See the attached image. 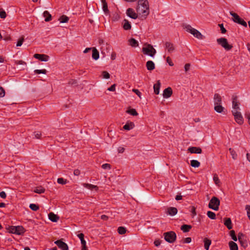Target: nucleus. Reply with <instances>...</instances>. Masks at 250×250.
Masks as SVG:
<instances>
[{
    "instance_id": "nucleus-39",
    "label": "nucleus",
    "mask_w": 250,
    "mask_h": 250,
    "mask_svg": "<svg viewBox=\"0 0 250 250\" xmlns=\"http://www.w3.org/2000/svg\"><path fill=\"white\" fill-rule=\"evenodd\" d=\"M207 215L211 219H215L216 218V215L215 213L211 211H208L207 212Z\"/></svg>"
},
{
    "instance_id": "nucleus-40",
    "label": "nucleus",
    "mask_w": 250,
    "mask_h": 250,
    "mask_svg": "<svg viewBox=\"0 0 250 250\" xmlns=\"http://www.w3.org/2000/svg\"><path fill=\"white\" fill-rule=\"evenodd\" d=\"M126 229L123 227H120L118 228V232L120 234H124L126 232Z\"/></svg>"
},
{
    "instance_id": "nucleus-44",
    "label": "nucleus",
    "mask_w": 250,
    "mask_h": 250,
    "mask_svg": "<svg viewBox=\"0 0 250 250\" xmlns=\"http://www.w3.org/2000/svg\"><path fill=\"white\" fill-rule=\"evenodd\" d=\"M230 235L232 238V239L234 241H237V238L235 235V231L234 230H232L230 231Z\"/></svg>"
},
{
    "instance_id": "nucleus-38",
    "label": "nucleus",
    "mask_w": 250,
    "mask_h": 250,
    "mask_svg": "<svg viewBox=\"0 0 250 250\" xmlns=\"http://www.w3.org/2000/svg\"><path fill=\"white\" fill-rule=\"evenodd\" d=\"M84 187L85 188H87L91 189H97L98 188L97 186H95V185H91V184H84Z\"/></svg>"
},
{
    "instance_id": "nucleus-16",
    "label": "nucleus",
    "mask_w": 250,
    "mask_h": 250,
    "mask_svg": "<svg viewBox=\"0 0 250 250\" xmlns=\"http://www.w3.org/2000/svg\"><path fill=\"white\" fill-rule=\"evenodd\" d=\"M165 46L166 49H167V52L169 53H171L174 51L175 49L173 44L171 42H166L165 43Z\"/></svg>"
},
{
    "instance_id": "nucleus-6",
    "label": "nucleus",
    "mask_w": 250,
    "mask_h": 250,
    "mask_svg": "<svg viewBox=\"0 0 250 250\" xmlns=\"http://www.w3.org/2000/svg\"><path fill=\"white\" fill-rule=\"evenodd\" d=\"M218 44L222 46L226 50H229L232 48V45L229 44L227 39L221 38L217 39Z\"/></svg>"
},
{
    "instance_id": "nucleus-36",
    "label": "nucleus",
    "mask_w": 250,
    "mask_h": 250,
    "mask_svg": "<svg viewBox=\"0 0 250 250\" xmlns=\"http://www.w3.org/2000/svg\"><path fill=\"white\" fill-rule=\"evenodd\" d=\"M69 20V18L65 15H62L60 17L59 19V21L61 23H66L68 22Z\"/></svg>"
},
{
    "instance_id": "nucleus-58",
    "label": "nucleus",
    "mask_w": 250,
    "mask_h": 250,
    "mask_svg": "<svg viewBox=\"0 0 250 250\" xmlns=\"http://www.w3.org/2000/svg\"><path fill=\"white\" fill-rule=\"evenodd\" d=\"M116 84H113L110 87L107 88V90L110 91H115Z\"/></svg>"
},
{
    "instance_id": "nucleus-19",
    "label": "nucleus",
    "mask_w": 250,
    "mask_h": 250,
    "mask_svg": "<svg viewBox=\"0 0 250 250\" xmlns=\"http://www.w3.org/2000/svg\"><path fill=\"white\" fill-rule=\"evenodd\" d=\"M25 231L24 228L21 226H16V234L23 235Z\"/></svg>"
},
{
    "instance_id": "nucleus-61",
    "label": "nucleus",
    "mask_w": 250,
    "mask_h": 250,
    "mask_svg": "<svg viewBox=\"0 0 250 250\" xmlns=\"http://www.w3.org/2000/svg\"><path fill=\"white\" fill-rule=\"evenodd\" d=\"M167 62L170 66H173L174 65L169 57L167 58Z\"/></svg>"
},
{
    "instance_id": "nucleus-43",
    "label": "nucleus",
    "mask_w": 250,
    "mask_h": 250,
    "mask_svg": "<svg viewBox=\"0 0 250 250\" xmlns=\"http://www.w3.org/2000/svg\"><path fill=\"white\" fill-rule=\"evenodd\" d=\"M236 23L241 24L245 27L247 26V22L241 18L239 19V20L236 22Z\"/></svg>"
},
{
    "instance_id": "nucleus-25",
    "label": "nucleus",
    "mask_w": 250,
    "mask_h": 250,
    "mask_svg": "<svg viewBox=\"0 0 250 250\" xmlns=\"http://www.w3.org/2000/svg\"><path fill=\"white\" fill-rule=\"evenodd\" d=\"M92 57L95 60H97L99 58V53L95 48H92Z\"/></svg>"
},
{
    "instance_id": "nucleus-7",
    "label": "nucleus",
    "mask_w": 250,
    "mask_h": 250,
    "mask_svg": "<svg viewBox=\"0 0 250 250\" xmlns=\"http://www.w3.org/2000/svg\"><path fill=\"white\" fill-rule=\"evenodd\" d=\"M232 113L237 123L242 125L243 123V119L241 113L237 110H232Z\"/></svg>"
},
{
    "instance_id": "nucleus-34",
    "label": "nucleus",
    "mask_w": 250,
    "mask_h": 250,
    "mask_svg": "<svg viewBox=\"0 0 250 250\" xmlns=\"http://www.w3.org/2000/svg\"><path fill=\"white\" fill-rule=\"evenodd\" d=\"M190 165L192 167H198L200 165V163L197 160H192L190 161Z\"/></svg>"
},
{
    "instance_id": "nucleus-32",
    "label": "nucleus",
    "mask_w": 250,
    "mask_h": 250,
    "mask_svg": "<svg viewBox=\"0 0 250 250\" xmlns=\"http://www.w3.org/2000/svg\"><path fill=\"white\" fill-rule=\"evenodd\" d=\"M239 241L240 243V244L242 247L245 248L248 246V242L245 238L243 239L239 238Z\"/></svg>"
},
{
    "instance_id": "nucleus-17",
    "label": "nucleus",
    "mask_w": 250,
    "mask_h": 250,
    "mask_svg": "<svg viewBox=\"0 0 250 250\" xmlns=\"http://www.w3.org/2000/svg\"><path fill=\"white\" fill-rule=\"evenodd\" d=\"M48 217L49 220L53 222H57L59 219V217L53 212H50L48 214Z\"/></svg>"
},
{
    "instance_id": "nucleus-21",
    "label": "nucleus",
    "mask_w": 250,
    "mask_h": 250,
    "mask_svg": "<svg viewBox=\"0 0 250 250\" xmlns=\"http://www.w3.org/2000/svg\"><path fill=\"white\" fill-rule=\"evenodd\" d=\"M224 225L227 227L229 229H232V223L230 218H224Z\"/></svg>"
},
{
    "instance_id": "nucleus-35",
    "label": "nucleus",
    "mask_w": 250,
    "mask_h": 250,
    "mask_svg": "<svg viewBox=\"0 0 250 250\" xmlns=\"http://www.w3.org/2000/svg\"><path fill=\"white\" fill-rule=\"evenodd\" d=\"M44 191L45 189L41 186L37 187L34 190L35 192L39 194L42 193Z\"/></svg>"
},
{
    "instance_id": "nucleus-47",
    "label": "nucleus",
    "mask_w": 250,
    "mask_h": 250,
    "mask_svg": "<svg viewBox=\"0 0 250 250\" xmlns=\"http://www.w3.org/2000/svg\"><path fill=\"white\" fill-rule=\"evenodd\" d=\"M213 179L215 184L217 185H219V183H220V181L216 174H215L214 175Z\"/></svg>"
},
{
    "instance_id": "nucleus-46",
    "label": "nucleus",
    "mask_w": 250,
    "mask_h": 250,
    "mask_svg": "<svg viewBox=\"0 0 250 250\" xmlns=\"http://www.w3.org/2000/svg\"><path fill=\"white\" fill-rule=\"evenodd\" d=\"M16 226H11L8 228L9 232L11 233L16 234Z\"/></svg>"
},
{
    "instance_id": "nucleus-53",
    "label": "nucleus",
    "mask_w": 250,
    "mask_h": 250,
    "mask_svg": "<svg viewBox=\"0 0 250 250\" xmlns=\"http://www.w3.org/2000/svg\"><path fill=\"white\" fill-rule=\"evenodd\" d=\"M6 17V12L4 10H2L0 11V17L1 19H4Z\"/></svg>"
},
{
    "instance_id": "nucleus-5",
    "label": "nucleus",
    "mask_w": 250,
    "mask_h": 250,
    "mask_svg": "<svg viewBox=\"0 0 250 250\" xmlns=\"http://www.w3.org/2000/svg\"><path fill=\"white\" fill-rule=\"evenodd\" d=\"M220 203V202L219 199L218 198L213 196L209 201L208 207L214 210H218Z\"/></svg>"
},
{
    "instance_id": "nucleus-52",
    "label": "nucleus",
    "mask_w": 250,
    "mask_h": 250,
    "mask_svg": "<svg viewBox=\"0 0 250 250\" xmlns=\"http://www.w3.org/2000/svg\"><path fill=\"white\" fill-rule=\"evenodd\" d=\"M24 41V39L23 37H22L17 42V46H21Z\"/></svg>"
},
{
    "instance_id": "nucleus-22",
    "label": "nucleus",
    "mask_w": 250,
    "mask_h": 250,
    "mask_svg": "<svg viewBox=\"0 0 250 250\" xmlns=\"http://www.w3.org/2000/svg\"><path fill=\"white\" fill-rule=\"evenodd\" d=\"M146 67L148 70L151 71L155 69V64L152 61H148L146 63Z\"/></svg>"
},
{
    "instance_id": "nucleus-48",
    "label": "nucleus",
    "mask_w": 250,
    "mask_h": 250,
    "mask_svg": "<svg viewBox=\"0 0 250 250\" xmlns=\"http://www.w3.org/2000/svg\"><path fill=\"white\" fill-rule=\"evenodd\" d=\"M102 76L103 78L104 79H109L110 78V74L105 71H104L102 72Z\"/></svg>"
},
{
    "instance_id": "nucleus-56",
    "label": "nucleus",
    "mask_w": 250,
    "mask_h": 250,
    "mask_svg": "<svg viewBox=\"0 0 250 250\" xmlns=\"http://www.w3.org/2000/svg\"><path fill=\"white\" fill-rule=\"evenodd\" d=\"M184 243H189L191 241V238L190 237H187L183 240Z\"/></svg>"
},
{
    "instance_id": "nucleus-4",
    "label": "nucleus",
    "mask_w": 250,
    "mask_h": 250,
    "mask_svg": "<svg viewBox=\"0 0 250 250\" xmlns=\"http://www.w3.org/2000/svg\"><path fill=\"white\" fill-rule=\"evenodd\" d=\"M165 240L169 243H174L176 239V234L173 231L165 232L163 234Z\"/></svg>"
},
{
    "instance_id": "nucleus-23",
    "label": "nucleus",
    "mask_w": 250,
    "mask_h": 250,
    "mask_svg": "<svg viewBox=\"0 0 250 250\" xmlns=\"http://www.w3.org/2000/svg\"><path fill=\"white\" fill-rule=\"evenodd\" d=\"M123 28L125 30H130L131 28L130 23L126 19H125L123 21Z\"/></svg>"
},
{
    "instance_id": "nucleus-10",
    "label": "nucleus",
    "mask_w": 250,
    "mask_h": 250,
    "mask_svg": "<svg viewBox=\"0 0 250 250\" xmlns=\"http://www.w3.org/2000/svg\"><path fill=\"white\" fill-rule=\"evenodd\" d=\"M126 14L129 17L133 19H136L138 18L137 14H136L134 12V10L131 8L127 9L126 11Z\"/></svg>"
},
{
    "instance_id": "nucleus-18",
    "label": "nucleus",
    "mask_w": 250,
    "mask_h": 250,
    "mask_svg": "<svg viewBox=\"0 0 250 250\" xmlns=\"http://www.w3.org/2000/svg\"><path fill=\"white\" fill-rule=\"evenodd\" d=\"M161 86V83L160 80L157 81V83L154 84L153 89L154 92L155 94L158 95L159 94L160 88Z\"/></svg>"
},
{
    "instance_id": "nucleus-49",
    "label": "nucleus",
    "mask_w": 250,
    "mask_h": 250,
    "mask_svg": "<svg viewBox=\"0 0 250 250\" xmlns=\"http://www.w3.org/2000/svg\"><path fill=\"white\" fill-rule=\"evenodd\" d=\"M245 209L247 210L248 217L250 220V205H246L245 207Z\"/></svg>"
},
{
    "instance_id": "nucleus-31",
    "label": "nucleus",
    "mask_w": 250,
    "mask_h": 250,
    "mask_svg": "<svg viewBox=\"0 0 250 250\" xmlns=\"http://www.w3.org/2000/svg\"><path fill=\"white\" fill-rule=\"evenodd\" d=\"M204 247L206 250H208L209 247V246L211 244V240L208 238H205L204 240Z\"/></svg>"
},
{
    "instance_id": "nucleus-51",
    "label": "nucleus",
    "mask_w": 250,
    "mask_h": 250,
    "mask_svg": "<svg viewBox=\"0 0 250 250\" xmlns=\"http://www.w3.org/2000/svg\"><path fill=\"white\" fill-rule=\"evenodd\" d=\"M219 26V27H220V29H221V33H223V34H225L227 32V30L226 29L224 28V25H223V23H221V24H219L218 25Z\"/></svg>"
},
{
    "instance_id": "nucleus-15",
    "label": "nucleus",
    "mask_w": 250,
    "mask_h": 250,
    "mask_svg": "<svg viewBox=\"0 0 250 250\" xmlns=\"http://www.w3.org/2000/svg\"><path fill=\"white\" fill-rule=\"evenodd\" d=\"M77 236L81 240V244L82 245V250H87L86 247V241L84 239V234L82 233H81L78 234Z\"/></svg>"
},
{
    "instance_id": "nucleus-27",
    "label": "nucleus",
    "mask_w": 250,
    "mask_h": 250,
    "mask_svg": "<svg viewBox=\"0 0 250 250\" xmlns=\"http://www.w3.org/2000/svg\"><path fill=\"white\" fill-rule=\"evenodd\" d=\"M225 108L221 104L214 105V110L218 113H223L224 112Z\"/></svg>"
},
{
    "instance_id": "nucleus-24",
    "label": "nucleus",
    "mask_w": 250,
    "mask_h": 250,
    "mask_svg": "<svg viewBox=\"0 0 250 250\" xmlns=\"http://www.w3.org/2000/svg\"><path fill=\"white\" fill-rule=\"evenodd\" d=\"M43 16L45 18L44 21L46 22L52 20L51 15L47 11H45L43 13Z\"/></svg>"
},
{
    "instance_id": "nucleus-60",
    "label": "nucleus",
    "mask_w": 250,
    "mask_h": 250,
    "mask_svg": "<svg viewBox=\"0 0 250 250\" xmlns=\"http://www.w3.org/2000/svg\"><path fill=\"white\" fill-rule=\"evenodd\" d=\"M34 136L37 139H39L40 138V136H41V133L39 131H36L34 133Z\"/></svg>"
},
{
    "instance_id": "nucleus-12",
    "label": "nucleus",
    "mask_w": 250,
    "mask_h": 250,
    "mask_svg": "<svg viewBox=\"0 0 250 250\" xmlns=\"http://www.w3.org/2000/svg\"><path fill=\"white\" fill-rule=\"evenodd\" d=\"M172 94V90L171 87H168L164 89L163 93V96L164 98H169Z\"/></svg>"
},
{
    "instance_id": "nucleus-64",
    "label": "nucleus",
    "mask_w": 250,
    "mask_h": 250,
    "mask_svg": "<svg viewBox=\"0 0 250 250\" xmlns=\"http://www.w3.org/2000/svg\"><path fill=\"white\" fill-rule=\"evenodd\" d=\"M191 212L192 215V217H193L195 215H196V210L195 208L193 207H192L191 209Z\"/></svg>"
},
{
    "instance_id": "nucleus-42",
    "label": "nucleus",
    "mask_w": 250,
    "mask_h": 250,
    "mask_svg": "<svg viewBox=\"0 0 250 250\" xmlns=\"http://www.w3.org/2000/svg\"><path fill=\"white\" fill-rule=\"evenodd\" d=\"M229 151L232 156V158L234 160L236 159L237 158V154L236 153L235 151L231 148L229 149Z\"/></svg>"
},
{
    "instance_id": "nucleus-41",
    "label": "nucleus",
    "mask_w": 250,
    "mask_h": 250,
    "mask_svg": "<svg viewBox=\"0 0 250 250\" xmlns=\"http://www.w3.org/2000/svg\"><path fill=\"white\" fill-rule=\"evenodd\" d=\"M29 208L31 209H32L33 211H37L39 208V206L35 204H30Z\"/></svg>"
},
{
    "instance_id": "nucleus-37",
    "label": "nucleus",
    "mask_w": 250,
    "mask_h": 250,
    "mask_svg": "<svg viewBox=\"0 0 250 250\" xmlns=\"http://www.w3.org/2000/svg\"><path fill=\"white\" fill-rule=\"evenodd\" d=\"M127 113L133 116H136L138 113L136 110L134 108H130L126 111Z\"/></svg>"
},
{
    "instance_id": "nucleus-28",
    "label": "nucleus",
    "mask_w": 250,
    "mask_h": 250,
    "mask_svg": "<svg viewBox=\"0 0 250 250\" xmlns=\"http://www.w3.org/2000/svg\"><path fill=\"white\" fill-rule=\"evenodd\" d=\"M192 227L190 225H183L181 227V229L184 232H188L189 231L190 229H191Z\"/></svg>"
},
{
    "instance_id": "nucleus-9",
    "label": "nucleus",
    "mask_w": 250,
    "mask_h": 250,
    "mask_svg": "<svg viewBox=\"0 0 250 250\" xmlns=\"http://www.w3.org/2000/svg\"><path fill=\"white\" fill-rule=\"evenodd\" d=\"M35 58L41 61L47 62L49 59V56L45 54H35L34 55Z\"/></svg>"
},
{
    "instance_id": "nucleus-62",
    "label": "nucleus",
    "mask_w": 250,
    "mask_h": 250,
    "mask_svg": "<svg viewBox=\"0 0 250 250\" xmlns=\"http://www.w3.org/2000/svg\"><path fill=\"white\" fill-rule=\"evenodd\" d=\"M245 117L248 119V123L250 125V112H247L245 114Z\"/></svg>"
},
{
    "instance_id": "nucleus-8",
    "label": "nucleus",
    "mask_w": 250,
    "mask_h": 250,
    "mask_svg": "<svg viewBox=\"0 0 250 250\" xmlns=\"http://www.w3.org/2000/svg\"><path fill=\"white\" fill-rule=\"evenodd\" d=\"M54 243L62 250H68V245L62 241V239L55 241Z\"/></svg>"
},
{
    "instance_id": "nucleus-29",
    "label": "nucleus",
    "mask_w": 250,
    "mask_h": 250,
    "mask_svg": "<svg viewBox=\"0 0 250 250\" xmlns=\"http://www.w3.org/2000/svg\"><path fill=\"white\" fill-rule=\"evenodd\" d=\"M130 45L133 47H136L138 46L139 43L134 38H131L128 41Z\"/></svg>"
},
{
    "instance_id": "nucleus-3",
    "label": "nucleus",
    "mask_w": 250,
    "mask_h": 250,
    "mask_svg": "<svg viewBox=\"0 0 250 250\" xmlns=\"http://www.w3.org/2000/svg\"><path fill=\"white\" fill-rule=\"evenodd\" d=\"M146 45V46L143 47L142 52L145 55L153 57L156 53V50L151 44H147Z\"/></svg>"
},
{
    "instance_id": "nucleus-14",
    "label": "nucleus",
    "mask_w": 250,
    "mask_h": 250,
    "mask_svg": "<svg viewBox=\"0 0 250 250\" xmlns=\"http://www.w3.org/2000/svg\"><path fill=\"white\" fill-rule=\"evenodd\" d=\"M232 110L238 111L240 110V107L237 102V97L236 96H233L232 97Z\"/></svg>"
},
{
    "instance_id": "nucleus-1",
    "label": "nucleus",
    "mask_w": 250,
    "mask_h": 250,
    "mask_svg": "<svg viewBox=\"0 0 250 250\" xmlns=\"http://www.w3.org/2000/svg\"><path fill=\"white\" fill-rule=\"evenodd\" d=\"M136 11L138 14L146 18L149 13V5L147 0H139Z\"/></svg>"
},
{
    "instance_id": "nucleus-11",
    "label": "nucleus",
    "mask_w": 250,
    "mask_h": 250,
    "mask_svg": "<svg viewBox=\"0 0 250 250\" xmlns=\"http://www.w3.org/2000/svg\"><path fill=\"white\" fill-rule=\"evenodd\" d=\"M188 150L191 153L200 154L202 153V149L199 147L191 146L188 148Z\"/></svg>"
},
{
    "instance_id": "nucleus-45",
    "label": "nucleus",
    "mask_w": 250,
    "mask_h": 250,
    "mask_svg": "<svg viewBox=\"0 0 250 250\" xmlns=\"http://www.w3.org/2000/svg\"><path fill=\"white\" fill-rule=\"evenodd\" d=\"M34 72L36 74H45L47 73V71L46 69H36L34 70Z\"/></svg>"
},
{
    "instance_id": "nucleus-59",
    "label": "nucleus",
    "mask_w": 250,
    "mask_h": 250,
    "mask_svg": "<svg viewBox=\"0 0 250 250\" xmlns=\"http://www.w3.org/2000/svg\"><path fill=\"white\" fill-rule=\"evenodd\" d=\"M133 126H123V127L121 130H130L133 128Z\"/></svg>"
},
{
    "instance_id": "nucleus-63",
    "label": "nucleus",
    "mask_w": 250,
    "mask_h": 250,
    "mask_svg": "<svg viewBox=\"0 0 250 250\" xmlns=\"http://www.w3.org/2000/svg\"><path fill=\"white\" fill-rule=\"evenodd\" d=\"M162 241L158 239V240H156L154 242V244L155 245V246L156 247H158L161 244V243Z\"/></svg>"
},
{
    "instance_id": "nucleus-55",
    "label": "nucleus",
    "mask_w": 250,
    "mask_h": 250,
    "mask_svg": "<svg viewBox=\"0 0 250 250\" xmlns=\"http://www.w3.org/2000/svg\"><path fill=\"white\" fill-rule=\"evenodd\" d=\"M5 95V91L3 88L0 87V97H3Z\"/></svg>"
},
{
    "instance_id": "nucleus-50",
    "label": "nucleus",
    "mask_w": 250,
    "mask_h": 250,
    "mask_svg": "<svg viewBox=\"0 0 250 250\" xmlns=\"http://www.w3.org/2000/svg\"><path fill=\"white\" fill-rule=\"evenodd\" d=\"M57 182L59 184H62V185H64L66 183V180H64L62 178H59L57 180Z\"/></svg>"
},
{
    "instance_id": "nucleus-30",
    "label": "nucleus",
    "mask_w": 250,
    "mask_h": 250,
    "mask_svg": "<svg viewBox=\"0 0 250 250\" xmlns=\"http://www.w3.org/2000/svg\"><path fill=\"white\" fill-rule=\"evenodd\" d=\"M229 245L230 250H238L237 245L234 242L230 241Z\"/></svg>"
},
{
    "instance_id": "nucleus-33",
    "label": "nucleus",
    "mask_w": 250,
    "mask_h": 250,
    "mask_svg": "<svg viewBox=\"0 0 250 250\" xmlns=\"http://www.w3.org/2000/svg\"><path fill=\"white\" fill-rule=\"evenodd\" d=\"M229 13L233 17V21L236 23L240 17L237 14L233 13L232 11H230Z\"/></svg>"
},
{
    "instance_id": "nucleus-57",
    "label": "nucleus",
    "mask_w": 250,
    "mask_h": 250,
    "mask_svg": "<svg viewBox=\"0 0 250 250\" xmlns=\"http://www.w3.org/2000/svg\"><path fill=\"white\" fill-rule=\"evenodd\" d=\"M133 92H134L136 95H137L140 98H141V92L137 89H133L132 90Z\"/></svg>"
},
{
    "instance_id": "nucleus-20",
    "label": "nucleus",
    "mask_w": 250,
    "mask_h": 250,
    "mask_svg": "<svg viewBox=\"0 0 250 250\" xmlns=\"http://www.w3.org/2000/svg\"><path fill=\"white\" fill-rule=\"evenodd\" d=\"M167 213L171 216H174L177 214V209L174 207H169L167 208Z\"/></svg>"
},
{
    "instance_id": "nucleus-54",
    "label": "nucleus",
    "mask_w": 250,
    "mask_h": 250,
    "mask_svg": "<svg viewBox=\"0 0 250 250\" xmlns=\"http://www.w3.org/2000/svg\"><path fill=\"white\" fill-rule=\"evenodd\" d=\"M102 167L103 168V169H110L111 168V166L110 164H103L102 166Z\"/></svg>"
},
{
    "instance_id": "nucleus-13",
    "label": "nucleus",
    "mask_w": 250,
    "mask_h": 250,
    "mask_svg": "<svg viewBox=\"0 0 250 250\" xmlns=\"http://www.w3.org/2000/svg\"><path fill=\"white\" fill-rule=\"evenodd\" d=\"M222 97L218 93H215L213 97V102L214 105L217 104H222Z\"/></svg>"
},
{
    "instance_id": "nucleus-26",
    "label": "nucleus",
    "mask_w": 250,
    "mask_h": 250,
    "mask_svg": "<svg viewBox=\"0 0 250 250\" xmlns=\"http://www.w3.org/2000/svg\"><path fill=\"white\" fill-rule=\"evenodd\" d=\"M101 2L103 4V10L105 14H107L109 13L108 9L107 3L105 0H101Z\"/></svg>"
},
{
    "instance_id": "nucleus-2",
    "label": "nucleus",
    "mask_w": 250,
    "mask_h": 250,
    "mask_svg": "<svg viewBox=\"0 0 250 250\" xmlns=\"http://www.w3.org/2000/svg\"><path fill=\"white\" fill-rule=\"evenodd\" d=\"M184 28L187 32H189L197 39H203V35L201 34V33L196 29L192 28L190 25L186 24L184 26Z\"/></svg>"
}]
</instances>
